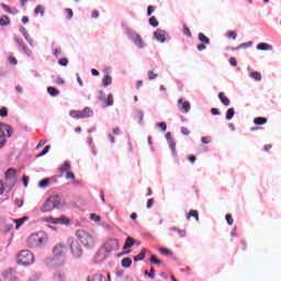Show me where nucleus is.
<instances>
[{
	"label": "nucleus",
	"instance_id": "obj_22",
	"mask_svg": "<svg viewBox=\"0 0 281 281\" xmlns=\"http://www.w3.org/2000/svg\"><path fill=\"white\" fill-rule=\"evenodd\" d=\"M109 85H113V78L110 75H105L102 79V86L109 87Z\"/></svg>",
	"mask_w": 281,
	"mask_h": 281
},
{
	"label": "nucleus",
	"instance_id": "obj_38",
	"mask_svg": "<svg viewBox=\"0 0 281 281\" xmlns=\"http://www.w3.org/2000/svg\"><path fill=\"white\" fill-rule=\"evenodd\" d=\"M168 144L171 153L175 155V153H177V143L175 140H170Z\"/></svg>",
	"mask_w": 281,
	"mask_h": 281
},
{
	"label": "nucleus",
	"instance_id": "obj_6",
	"mask_svg": "<svg viewBox=\"0 0 281 281\" xmlns=\"http://www.w3.org/2000/svg\"><path fill=\"white\" fill-rule=\"evenodd\" d=\"M91 115H93V111L89 108H85L82 111H70V117H74V120H85L87 117H91Z\"/></svg>",
	"mask_w": 281,
	"mask_h": 281
},
{
	"label": "nucleus",
	"instance_id": "obj_54",
	"mask_svg": "<svg viewBox=\"0 0 281 281\" xmlns=\"http://www.w3.org/2000/svg\"><path fill=\"white\" fill-rule=\"evenodd\" d=\"M66 179L74 180V179H76V175H74V172H71V171H67L66 172Z\"/></svg>",
	"mask_w": 281,
	"mask_h": 281
},
{
	"label": "nucleus",
	"instance_id": "obj_44",
	"mask_svg": "<svg viewBox=\"0 0 281 281\" xmlns=\"http://www.w3.org/2000/svg\"><path fill=\"white\" fill-rule=\"evenodd\" d=\"M0 117H8V108L2 106L0 109Z\"/></svg>",
	"mask_w": 281,
	"mask_h": 281
},
{
	"label": "nucleus",
	"instance_id": "obj_5",
	"mask_svg": "<svg viewBox=\"0 0 281 281\" xmlns=\"http://www.w3.org/2000/svg\"><path fill=\"white\" fill-rule=\"evenodd\" d=\"M68 244L70 245V252L74 258H81L82 247L80 246V243H78V240H75L74 238H68Z\"/></svg>",
	"mask_w": 281,
	"mask_h": 281
},
{
	"label": "nucleus",
	"instance_id": "obj_18",
	"mask_svg": "<svg viewBox=\"0 0 281 281\" xmlns=\"http://www.w3.org/2000/svg\"><path fill=\"white\" fill-rule=\"evenodd\" d=\"M218 98H220L222 104H224V106H229L231 101H229V98H227V97L225 95V92H220V93H218Z\"/></svg>",
	"mask_w": 281,
	"mask_h": 281
},
{
	"label": "nucleus",
	"instance_id": "obj_57",
	"mask_svg": "<svg viewBox=\"0 0 281 281\" xmlns=\"http://www.w3.org/2000/svg\"><path fill=\"white\" fill-rule=\"evenodd\" d=\"M67 19H74V10L66 9Z\"/></svg>",
	"mask_w": 281,
	"mask_h": 281
},
{
	"label": "nucleus",
	"instance_id": "obj_26",
	"mask_svg": "<svg viewBox=\"0 0 281 281\" xmlns=\"http://www.w3.org/2000/svg\"><path fill=\"white\" fill-rule=\"evenodd\" d=\"M47 93H49V95H52V98H56L57 95L60 94V91L54 87H48Z\"/></svg>",
	"mask_w": 281,
	"mask_h": 281
},
{
	"label": "nucleus",
	"instance_id": "obj_25",
	"mask_svg": "<svg viewBox=\"0 0 281 281\" xmlns=\"http://www.w3.org/2000/svg\"><path fill=\"white\" fill-rule=\"evenodd\" d=\"M254 124H256V126H262V124H267V117H262V116L255 117Z\"/></svg>",
	"mask_w": 281,
	"mask_h": 281
},
{
	"label": "nucleus",
	"instance_id": "obj_42",
	"mask_svg": "<svg viewBox=\"0 0 281 281\" xmlns=\"http://www.w3.org/2000/svg\"><path fill=\"white\" fill-rule=\"evenodd\" d=\"M183 34L184 36H189V38L192 37V32H190V27L186 24L183 25Z\"/></svg>",
	"mask_w": 281,
	"mask_h": 281
},
{
	"label": "nucleus",
	"instance_id": "obj_40",
	"mask_svg": "<svg viewBox=\"0 0 281 281\" xmlns=\"http://www.w3.org/2000/svg\"><path fill=\"white\" fill-rule=\"evenodd\" d=\"M49 186V179L45 178L38 182L40 188H47Z\"/></svg>",
	"mask_w": 281,
	"mask_h": 281
},
{
	"label": "nucleus",
	"instance_id": "obj_61",
	"mask_svg": "<svg viewBox=\"0 0 281 281\" xmlns=\"http://www.w3.org/2000/svg\"><path fill=\"white\" fill-rule=\"evenodd\" d=\"M182 135H190V130L188 127H181Z\"/></svg>",
	"mask_w": 281,
	"mask_h": 281
},
{
	"label": "nucleus",
	"instance_id": "obj_17",
	"mask_svg": "<svg viewBox=\"0 0 281 281\" xmlns=\"http://www.w3.org/2000/svg\"><path fill=\"white\" fill-rule=\"evenodd\" d=\"M133 245H135V238L127 237L124 243L123 250L126 251V249H131V247H133Z\"/></svg>",
	"mask_w": 281,
	"mask_h": 281
},
{
	"label": "nucleus",
	"instance_id": "obj_49",
	"mask_svg": "<svg viewBox=\"0 0 281 281\" xmlns=\"http://www.w3.org/2000/svg\"><path fill=\"white\" fill-rule=\"evenodd\" d=\"M158 127L161 128L162 133H166V131H168V125L166 124V122L158 123Z\"/></svg>",
	"mask_w": 281,
	"mask_h": 281
},
{
	"label": "nucleus",
	"instance_id": "obj_46",
	"mask_svg": "<svg viewBox=\"0 0 281 281\" xmlns=\"http://www.w3.org/2000/svg\"><path fill=\"white\" fill-rule=\"evenodd\" d=\"M58 65H60L61 67H67V65H69V59L61 58L58 60Z\"/></svg>",
	"mask_w": 281,
	"mask_h": 281
},
{
	"label": "nucleus",
	"instance_id": "obj_31",
	"mask_svg": "<svg viewBox=\"0 0 281 281\" xmlns=\"http://www.w3.org/2000/svg\"><path fill=\"white\" fill-rule=\"evenodd\" d=\"M113 94L112 93H110L109 95H108V98L105 99V101H104V104H105V106H113Z\"/></svg>",
	"mask_w": 281,
	"mask_h": 281
},
{
	"label": "nucleus",
	"instance_id": "obj_1",
	"mask_svg": "<svg viewBox=\"0 0 281 281\" xmlns=\"http://www.w3.org/2000/svg\"><path fill=\"white\" fill-rule=\"evenodd\" d=\"M15 262L20 267H32V265L36 262V258L34 257L32 251L23 249L16 254Z\"/></svg>",
	"mask_w": 281,
	"mask_h": 281
},
{
	"label": "nucleus",
	"instance_id": "obj_55",
	"mask_svg": "<svg viewBox=\"0 0 281 281\" xmlns=\"http://www.w3.org/2000/svg\"><path fill=\"white\" fill-rule=\"evenodd\" d=\"M229 65H232V67H238V61H236V57L229 58Z\"/></svg>",
	"mask_w": 281,
	"mask_h": 281
},
{
	"label": "nucleus",
	"instance_id": "obj_56",
	"mask_svg": "<svg viewBox=\"0 0 281 281\" xmlns=\"http://www.w3.org/2000/svg\"><path fill=\"white\" fill-rule=\"evenodd\" d=\"M159 251L162 256H168V254H170V249L168 248H159Z\"/></svg>",
	"mask_w": 281,
	"mask_h": 281
},
{
	"label": "nucleus",
	"instance_id": "obj_10",
	"mask_svg": "<svg viewBox=\"0 0 281 281\" xmlns=\"http://www.w3.org/2000/svg\"><path fill=\"white\" fill-rule=\"evenodd\" d=\"M2 278L5 280H10L13 278V281H19V277H16V270L14 268H9L2 272Z\"/></svg>",
	"mask_w": 281,
	"mask_h": 281
},
{
	"label": "nucleus",
	"instance_id": "obj_2",
	"mask_svg": "<svg viewBox=\"0 0 281 281\" xmlns=\"http://www.w3.org/2000/svg\"><path fill=\"white\" fill-rule=\"evenodd\" d=\"M65 256H67V246L57 244L53 247V260L55 261V265H64Z\"/></svg>",
	"mask_w": 281,
	"mask_h": 281
},
{
	"label": "nucleus",
	"instance_id": "obj_16",
	"mask_svg": "<svg viewBox=\"0 0 281 281\" xmlns=\"http://www.w3.org/2000/svg\"><path fill=\"white\" fill-rule=\"evenodd\" d=\"M87 281H106V278L102 274H91L87 278Z\"/></svg>",
	"mask_w": 281,
	"mask_h": 281
},
{
	"label": "nucleus",
	"instance_id": "obj_13",
	"mask_svg": "<svg viewBox=\"0 0 281 281\" xmlns=\"http://www.w3.org/2000/svg\"><path fill=\"white\" fill-rule=\"evenodd\" d=\"M155 38H157V41H159L160 43H165L166 42V31L158 29L155 33H154Z\"/></svg>",
	"mask_w": 281,
	"mask_h": 281
},
{
	"label": "nucleus",
	"instance_id": "obj_34",
	"mask_svg": "<svg viewBox=\"0 0 281 281\" xmlns=\"http://www.w3.org/2000/svg\"><path fill=\"white\" fill-rule=\"evenodd\" d=\"M35 14H41V16H43L44 14H45V7H43V5H37L36 8H35Z\"/></svg>",
	"mask_w": 281,
	"mask_h": 281
},
{
	"label": "nucleus",
	"instance_id": "obj_35",
	"mask_svg": "<svg viewBox=\"0 0 281 281\" xmlns=\"http://www.w3.org/2000/svg\"><path fill=\"white\" fill-rule=\"evenodd\" d=\"M20 49H22V52H24V54H26V56H32V49H30L27 47V45L23 44Z\"/></svg>",
	"mask_w": 281,
	"mask_h": 281
},
{
	"label": "nucleus",
	"instance_id": "obj_60",
	"mask_svg": "<svg viewBox=\"0 0 281 281\" xmlns=\"http://www.w3.org/2000/svg\"><path fill=\"white\" fill-rule=\"evenodd\" d=\"M211 113H212V115H221V111H218V109H216V108H212Z\"/></svg>",
	"mask_w": 281,
	"mask_h": 281
},
{
	"label": "nucleus",
	"instance_id": "obj_21",
	"mask_svg": "<svg viewBox=\"0 0 281 281\" xmlns=\"http://www.w3.org/2000/svg\"><path fill=\"white\" fill-rule=\"evenodd\" d=\"M121 265L124 269H131V266L133 265V259L128 257L123 258Z\"/></svg>",
	"mask_w": 281,
	"mask_h": 281
},
{
	"label": "nucleus",
	"instance_id": "obj_30",
	"mask_svg": "<svg viewBox=\"0 0 281 281\" xmlns=\"http://www.w3.org/2000/svg\"><path fill=\"white\" fill-rule=\"evenodd\" d=\"M146 258V250H142L137 256L134 257V262H139Z\"/></svg>",
	"mask_w": 281,
	"mask_h": 281
},
{
	"label": "nucleus",
	"instance_id": "obj_23",
	"mask_svg": "<svg viewBox=\"0 0 281 281\" xmlns=\"http://www.w3.org/2000/svg\"><path fill=\"white\" fill-rule=\"evenodd\" d=\"M249 76L252 80H256V82H260V80H262V74L258 71H250Z\"/></svg>",
	"mask_w": 281,
	"mask_h": 281
},
{
	"label": "nucleus",
	"instance_id": "obj_9",
	"mask_svg": "<svg viewBox=\"0 0 281 281\" xmlns=\"http://www.w3.org/2000/svg\"><path fill=\"white\" fill-rule=\"evenodd\" d=\"M0 137H12V133H14V130H12V126L5 123H0Z\"/></svg>",
	"mask_w": 281,
	"mask_h": 281
},
{
	"label": "nucleus",
	"instance_id": "obj_27",
	"mask_svg": "<svg viewBox=\"0 0 281 281\" xmlns=\"http://www.w3.org/2000/svg\"><path fill=\"white\" fill-rule=\"evenodd\" d=\"M25 221H27V217L13 220V223H15V229H20L23 223H25Z\"/></svg>",
	"mask_w": 281,
	"mask_h": 281
},
{
	"label": "nucleus",
	"instance_id": "obj_3",
	"mask_svg": "<svg viewBox=\"0 0 281 281\" xmlns=\"http://www.w3.org/2000/svg\"><path fill=\"white\" fill-rule=\"evenodd\" d=\"M63 203V199L59 195H50L43 204L41 212H52V210H58Z\"/></svg>",
	"mask_w": 281,
	"mask_h": 281
},
{
	"label": "nucleus",
	"instance_id": "obj_45",
	"mask_svg": "<svg viewBox=\"0 0 281 281\" xmlns=\"http://www.w3.org/2000/svg\"><path fill=\"white\" fill-rule=\"evenodd\" d=\"M149 260H150V262H151L153 265H160V263H161V260H159V259L157 258V256H155V255H153Z\"/></svg>",
	"mask_w": 281,
	"mask_h": 281
},
{
	"label": "nucleus",
	"instance_id": "obj_47",
	"mask_svg": "<svg viewBox=\"0 0 281 281\" xmlns=\"http://www.w3.org/2000/svg\"><path fill=\"white\" fill-rule=\"evenodd\" d=\"M2 10H4V12H7L8 14H14V12L12 11V9L10 7H8V4H1Z\"/></svg>",
	"mask_w": 281,
	"mask_h": 281
},
{
	"label": "nucleus",
	"instance_id": "obj_62",
	"mask_svg": "<svg viewBox=\"0 0 281 281\" xmlns=\"http://www.w3.org/2000/svg\"><path fill=\"white\" fill-rule=\"evenodd\" d=\"M98 16H100V12H98V10H93L91 13V18L92 19H98Z\"/></svg>",
	"mask_w": 281,
	"mask_h": 281
},
{
	"label": "nucleus",
	"instance_id": "obj_41",
	"mask_svg": "<svg viewBox=\"0 0 281 281\" xmlns=\"http://www.w3.org/2000/svg\"><path fill=\"white\" fill-rule=\"evenodd\" d=\"M90 218H91V221H94V223H100V221L102 220V218L100 217V215H98V214H95V213H91V214H90Z\"/></svg>",
	"mask_w": 281,
	"mask_h": 281
},
{
	"label": "nucleus",
	"instance_id": "obj_51",
	"mask_svg": "<svg viewBox=\"0 0 281 281\" xmlns=\"http://www.w3.org/2000/svg\"><path fill=\"white\" fill-rule=\"evenodd\" d=\"M254 45L252 42L244 43L239 45V49H245L247 47H251Z\"/></svg>",
	"mask_w": 281,
	"mask_h": 281
},
{
	"label": "nucleus",
	"instance_id": "obj_48",
	"mask_svg": "<svg viewBox=\"0 0 281 281\" xmlns=\"http://www.w3.org/2000/svg\"><path fill=\"white\" fill-rule=\"evenodd\" d=\"M225 218L227 225H234V217H232V214H226Z\"/></svg>",
	"mask_w": 281,
	"mask_h": 281
},
{
	"label": "nucleus",
	"instance_id": "obj_20",
	"mask_svg": "<svg viewBox=\"0 0 281 281\" xmlns=\"http://www.w3.org/2000/svg\"><path fill=\"white\" fill-rule=\"evenodd\" d=\"M190 218H195L196 223H199V211H196V210H191V211L187 214V220L190 221Z\"/></svg>",
	"mask_w": 281,
	"mask_h": 281
},
{
	"label": "nucleus",
	"instance_id": "obj_29",
	"mask_svg": "<svg viewBox=\"0 0 281 281\" xmlns=\"http://www.w3.org/2000/svg\"><path fill=\"white\" fill-rule=\"evenodd\" d=\"M199 41H201L204 45H210V37L205 36L203 33H199Z\"/></svg>",
	"mask_w": 281,
	"mask_h": 281
},
{
	"label": "nucleus",
	"instance_id": "obj_11",
	"mask_svg": "<svg viewBox=\"0 0 281 281\" xmlns=\"http://www.w3.org/2000/svg\"><path fill=\"white\" fill-rule=\"evenodd\" d=\"M178 105L182 113H190V102L183 101V99H179Z\"/></svg>",
	"mask_w": 281,
	"mask_h": 281
},
{
	"label": "nucleus",
	"instance_id": "obj_64",
	"mask_svg": "<svg viewBox=\"0 0 281 281\" xmlns=\"http://www.w3.org/2000/svg\"><path fill=\"white\" fill-rule=\"evenodd\" d=\"M5 146V137L0 136V148Z\"/></svg>",
	"mask_w": 281,
	"mask_h": 281
},
{
	"label": "nucleus",
	"instance_id": "obj_19",
	"mask_svg": "<svg viewBox=\"0 0 281 281\" xmlns=\"http://www.w3.org/2000/svg\"><path fill=\"white\" fill-rule=\"evenodd\" d=\"M257 49H259L260 52H267V50H271L273 49V46L267 44V43H259L257 45Z\"/></svg>",
	"mask_w": 281,
	"mask_h": 281
},
{
	"label": "nucleus",
	"instance_id": "obj_32",
	"mask_svg": "<svg viewBox=\"0 0 281 281\" xmlns=\"http://www.w3.org/2000/svg\"><path fill=\"white\" fill-rule=\"evenodd\" d=\"M0 25H10V18L8 15H2L0 19Z\"/></svg>",
	"mask_w": 281,
	"mask_h": 281
},
{
	"label": "nucleus",
	"instance_id": "obj_59",
	"mask_svg": "<svg viewBox=\"0 0 281 281\" xmlns=\"http://www.w3.org/2000/svg\"><path fill=\"white\" fill-rule=\"evenodd\" d=\"M165 137H166V139H167L168 143L175 142V140L172 139V134H171L170 132H168V133L165 135Z\"/></svg>",
	"mask_w": 281,
	"mask_h": 281
},
{
	"label": "nucleus",
	"instance_id": "obj_15",
	"mask_svg": "<svg viewBox=\"0 0 281 281\" xmlns=\"http://www.w3.org/2000/svg\"><path fill=\"white\" fill-rule=\"evenodd\" d=\"M131 38H132L133 43L135 45H137V47H140V48L144 47V41L142 40V37L138 34H133L131 36Z\"/></svg>",
	"mask_w": 281,
	"mask_h": 281
},
{
	"label": "nucleus",
	"instance_id": "obj_52",
	"mask_svg": "<svg viewBox=\"0 0 281 281\" xmlns=\"http://www.w3.org/2000/svg\"><path fill=\"white\" fill-rule=\"evenodd\" d=\"M227 36H228V38H233V41H236L237 34L235 31H229V32H227Z\"/></svg>",
	"mask_w": 281,
	"mask_h": 281
},
{
	"label": "nucleus",
	"instance_id": "obj_4",
	"mask_svg": "<svg viewBox=\"0 0 281 281\" xmlns=\"http://www.w3.org/2000/svg\"><path fill=\"white\" fill-rule=\"evenodd\" d=\"M76 236L88 249H93V247H95V238L87 233V231L79 229L77 231Z\"/></svg>",
	"mask_w": 281,
	"mask_h": 281
},
{
	"label": "nucleus",
	"instance_id": "obj_50",
	"mask_svg": "<svg viewBox=\"0 0 281 281\" xmlns=\"http://www.w3.org/2000/svg\"><path fill=\"white\" fill-rule=\"evenodd\" d=\"M14 41L15 43H18L19 49L23 47V45H25V43H23V40L18 36L14 37Z\"/></svg>",
	"mask_w": 281,
	"mask_h": 281
},
{
	"label": "nucleus",
	"instance_id": "obj_39",
	"mask_svg": "<svg viewBox=\"0 0 281 281\" xmlns=\"http://www.w3.org/2000/svg\"><path fill=\"white\" fill-rule=\"evenodd\" d=\"M65 221H67V218H60V220H55V221L53 217L47 218L48 223H54L55 225H58V223H65Z\"/></svg>",
	"mask_w": 281,
	"mask_h": 281
},
{
	"label": "nucleus",
	"instance_id": "obj_37",
	"mask_svg": "<svg viewBox=\"0 0 281 281\" xmlns=\"http://www.w3.org/2000/svg\"><path fill=\"white\" fill-rule=\"evenodd\" d=\"M147 76H148V80H155V78H158L159 77V74L153 71V70H149L147 72Z\"/></svg>",
	"mask_w": 281,
	"mask_h": 281
},
{
	"label": "nucleus",
	"instance_id": "obj_33",
	"mask_svg": "<svg viewBox=\"0 0 281 281\" xmlns=\"http://www.w3.org/2000/svg\"><path fill=\"white\" fill-rule=\"evenodd\" d=\"M236 112L234 111V108H229L226 112V120H232Z\"/></svg>",
	"mask_w": 281,
	"mask_h": 281
},
{
	"label": "nucleus",
	"instance_id": "obj_36",
	"mask_svg": "<svg viewBox=\"0 0 281 281\" xmlns=\"http://www.w3.org/2000/svg\"><path fill=\"white\" fill-rule=\"evenodd\" d=\"M149 25H151V27H157L159 25V21H157V18H149Z\"/></svg>",
	"mask_w": 281,
	"mask_h": 281
},
{
	"label": "nucleus",
	"instance_id": "obj_63",
	"mask_svg": "<svg viewBox=\"0 0 281 281\" xmlns=\"http://www.w3.org/2000/svg\"><path fill=\"white\" fill-rule=\"evenodd\" d=\"M154 204H155V199H149V200L147 201V207H148V209L153 207Z\"/></svg>",
	"mask_w": 281,
	"mask_h": 281
},
{
	"label": "nucleus",
	"instance_id": "obj_43",
	"mask_svg": "<svg viewBox=\"0 0 281 281\" xmlns=\"http://www.w3.org/2000/svg\"><path fill=\"white\" fill-rule=\"evenodd\" d=\"M49 148H52V146L47 145L43 150L42 153H40L37 155V157H44V155H47L49 153Z\"/></svg>",
	"mask_w": 281,
	"mask_h": 281
},
{
	"label": "nucleus",
	"instance_id": "obj_7",
	"mask_svg": "<svg viewBox=\"0 0 281 281\" xmlns=\"http://www.w3.org/2000/svg\"><path fill=\"white\" fill-rule=\"evenodd\" d=\"M44 241H45L44 236H41L38 234H33L29 237L26 243L29 247L34 248V247H41V245H43Z\"/></svg>",
	"mask_w": 281,
	"mask_h": 281
},
{
	"label": "nucleus",
	"instance_id": "obj_8",
	"mask_svg": "<svg viewBox=\"0 0 281 281\" xmlns=\"http://www.w3.org/2000/svg\"><path fill=\"white\" fill-rule=\"evenodd\" d=\"M104 249L106 254H113V251H117L120 249V240L110 239L104 244Z\"/></svg>",
	"mask_w": 281,
	"mask_h": 281
},
{
	"label": "nucleus",
	"instance_id": "obj_24",
	"mask_svg": "<svg viewBox=\"0 0 281 281\" xmlns=\"http://www.w3.org/2000/svg\"><path fill=\"white\" fill-rule=\"evenodd\" d=\"M16 177V169L9 168L5 172V179H14Z\"/></svg>",
	"mask_w": 281,
	"mask_h": 281
},
{
	"label": "nucleus",
	"instance_id": "obj_14",
	"mask_svg": "<svg viewBox=\"0 0 281 281\" xmlns=\"http://www.w3.org/2000/svg\"><path fill=\"white\" fill-rule=\"evenodd\" d=\"M170 232H176L179 238H186V236H188V231H186V228L171 227Z\"/></svg>",
	"mask_w": 281,
	"mask_h": 281
},
{
	"label": "nucleus",
	"instance_id": "obj_12",
	"mask_svg": "<svg viewBox=\"0 0 281 281\" xmlns=\"http://www.w3.org/2000/svg\"><path fill=\"white\" fill-rule=\"evenodd\" d=\"M67 278V274L65 273L64 270H57L54 274H53V280L54 281H65Z\"/></svg>",
	"mask_w": 281,
	"mask_h": 281
},
{
	"label": "nucleus",
	"instance_id": "obj_58",
	"mask_svg": "<svg viewBox=\"0 0 281 281\" xmlns=\"http://www.w3.org/2000/svg\"><path fill=\"white\" fill-rule=\"evenodd\" d=\"M154 12H155V7L149 5V7L147 8V16H150Z\"/></svg>",
	"mask_w": 281,
	"mask_h": 281
},
{
	"label": "nucleus",
	"instance_id": "obj_28",
	"mask_svg": "<svg viewBox=\"0 0 281 281\" xmlns=\"http://www.w3.org/2000/svg\"><path fill=\"white\" fill-rule=\"evenodd\" d=\"M71 170V162L66 161L64 166L59 167V172H69Z\"/></svg>",
	"mask_w": 281,
	"mask_h": 281
},
{
	"label": "nucleus",
	"instance_id": "obj_53",
	"mask_svg": "<svg viewBox=\"0 0 281 281\" xmlns=\"http://www.w3.org/2000/svg\"><path fill=\"white\" fill-rule=\"evenodd\" d=\"M201 142H202V144H210V142H212V137H210V136H203V137L201 138Z\"/></svg>",
	"mask_w": 281,
	"mask_h": 281
}]
</instances>
